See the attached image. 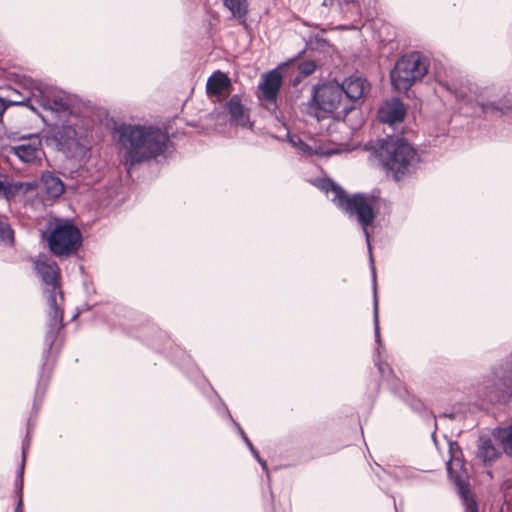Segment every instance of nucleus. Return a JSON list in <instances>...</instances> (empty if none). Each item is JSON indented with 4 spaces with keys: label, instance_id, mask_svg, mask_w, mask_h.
Segmentation results:
<instances>
[{
    "label": "nucleus",
    "instance_id": "obj_1",
    "mask_svg": "<svg viewBox=\"0 0 512 512\" xmlns=\"http://www.w3.org/2000/svg\"><path fill=\"white\" fill-rule=\"evenodd\" d=\"M22 91L7 105H23L37 113L47 124L54 127L56 137L64 144L78 142L83 137L80 118L76 114V98L48 89L42 83L25 79Z\"/></svg>",
    "mask_w": 512,
    "mask_h": 512
},
{
    "label": "nucleus",
    "instance_id": "obj_2",
    "mask_svg": "<svg viewBox=\"0 0 512 512\" xmlns=\"http://www.w3.org/2000/svg\"><path fill=\"white\" fill-rule=\"evenodd\" d=\"M315 185L324 191L327 197L344 213H346L349 217H355L357 223L361 226L363 230V234L366 239V243L368 246V251L370 255V263L372 269V280H373V290H374V334H375V342L377 344L376 351L378 354V358L375 360V365L378 368V371L382 378L387 381L391 380V385L393 387H397L400 385L398 379H396L388 364L383 363L381 361V353L384 350L383 344L380 338V327H379V316H378V302L376 297V272L373 265V258L371 252V244H370V233L368 231V227L371 226L375 220V205L376 198L371 194L366 193H355L353 195H348L339 185L334 183L332 180L328 178L318 179L315 182Z\"/></svg>",
    "mask_w": 512,
    "mask_h": 512
},
{
    "label": "nucleus",
    "instance_id": "obj_3",
    "mask_svg": "<svg viewBox=\"0 0 512 512\" xmlns=\"http://www.w3.org/2000/svg\"><path fill=\"white\" fill-rule=\"evenodd\" d=\"M367 148L377 156L383 168L396 181L414 174L419 169L420 154L402 137L387 135Z\"/></svg>",
    "mask_w": 512,
    "mask_h": 512
},
{
    "label": "nucleus",
    "instance_id": "obj_4",
    "mask_svg": "<svg viewBox=\"0 0 512 512\" xmlns=\"http://www.w3.org/2000/svg\"><path fill=\"white\" fill-rule=\"evenodd\" d=\"M171 146L169 133L159 126L130 124V166L166 158Z\"/></svg>",
    "mask_w": 512,
    "mask_h": 512
},
{
    "label": "nucleus",
    "instance_id": "obj_5",
    "mask_svg": "<svg viewBox=\"0 0 512 512\" xmlns=\"http://www.w3.org/2000/svg\"><path fill=\"white\" fill-rule=\"evenodd\" d=\"M35 269L46 286L44 294L49 312L45 342L50 349L63 326V311L61 309L63 295L59 284V267L56 262L48 260L45 256H39L35 261Z\"/></svg>",
    "mask_w": 512,
    "mask_h": 512
},
{
    "label": "nucleus",
    "instance_id": "obj_6",
    "mask_svg": "<svg viewBox=\"0 0 512 512\" xmlns=\"http://www.w3.org/2000/svg\"><path fill=\"white\" fill-rule=\"evenodd\" d=\"M478 392L489 402L500 401L512 395V351L483 377Z\"/></svg>",
    "mask_w": 512,
    "mask_h": 512
},
{
    "label": "nucleus",
    "instance_id": "obj_7",
    "mask_svg": "<svg viewBox=\"0 0 512 512\" xmlns=\"http://www.w3.org/2000/svg\"><path fill=\"white\" fill-rule=\"evenodd\" d=\"M429 69V60L418 52L402 56L390 72L391 83L398 92H406L420 81Z\"/></svg>",
    "mask_w": 512,
    "mask_h": 512
},
{
    "label": "nucleus",
    "instance_id": "obj_8",
    "mask_svg": "<svg viewBox=\"0 0 512 512\" xmlns=\"http://www.w3.org/2000/svg\"><path fill=\"white\" fill-rule=\"evenodd\" d=\"M311 106L325 114H334L335 118H345L353 105L346 103L343 87L338 82L315 85L311 90Z\"/></svg>",
    "mask_w": 512,
    "mask_h": 512
},
{
    "label": "nucleus",
    "instance_id": "obj_9",
    "mask_svg": "<svg viewBox=\"0 0 512 512\" xmlns=\"http://www.w3.org/2000/svg\"><path fill=\"white\" fill-rule=\"evenodd\" d=\"M49 251L56 257L75 255L82 245L80 230L68 220H59L45 236Z\"/></svg>",
    "mask_w": 512,
    "mask_h": 512
},
{
    "label": "nucleus",
    "instance_id": "obj_10",
    "mask_svg": "<svg viewBox=\"0 0 512 512\" xmlns=\"http://www.w3.org/2000/svg\"><path fill=\"white\" fill-rule=\"evenodd\" d=\"M42 142L38 135L23 137L20 143L11 147V153L24 163H33L39 160L42 154Z\"/></svg>",
    "mask_w": 512,
    "mask_h": 512
},
{
    "label": "nucleus",
    "instance_id": "obj_11",
    "mask_svg": "<svg viewBox=\"0 0 512 512\" xmlns=\"http://www.w3.org/2000/svg\"><path fill=\"white\" fill-rule=\"evenodd\" d=\"M340 87H343L345 102L353 105L354 109L369 91L370 84L360 76H350L340 84Z\"/></svg>",
    "mask_w": 512,
    "mask_h": 512
},
{
    "label": "nucleus",
    "instance_id": "obj_12",
    "mask_svg": "<svg viewBox=\"0 0 512 512\" xmlns=\"http://www.w3.org/2000/svg\"><path fill=\"white\" fill-rule=\"evenodd\" d=\"M406 115V108L403 102L393 98L384 102L378 110V119L389 127L402 123Z\"/></svg>",
    "mask_w": 512,
    "mask_h": 512
},
{
    "label": "nucleus",
    "instance_id": "obj_13",
    "mask_svg": "<svg viewBox=\"0 0 512 512\" xmlns=\"http://www.w3.org/2000/svg\"><path fill=\"white\" fill-rule=\"evenodd\" d=\"M282 85L281 74L277 70H272L262 77V81L259 83V90L262 93V99L266 101L270 106H273V110L276 109V99L279 90Z\"/></svg>",
    "mask_w": 512,
    "mask_h": 512
},
{
    "label": "nucleus",
    "instance_id": "obj_14",
    "mask_svg": "<svg viewBox=\"0 0 512 512\" xmlns=\"http://www.w3.org/2000/svg\"><path fill=\"white\" fill-rule=\"evenodd\" d=\"M225 109L230 116L231 125L252 128L248 109L243 105L240 95L235 94L225 103Z\"/></svg>",
    "mask_w": 512,
    "mask_h": 512
},
{
    "label": "nucleus",
    "instance_id": "obj_15",
    "mask_svg": "<svg viewBox=\"0 0 512 512\" xmlns=\"http://www.w3.org/2000/svg\"><path fill=\"white\" fill-rule=\"evenodd\" d=\"M230 78L221 71H215L206 82V93L209 97H216L218 101L222 98V93L231 87Z\"/></svg>",
    "mask_w": 512,
    "mask_h": 512
},
{
    "label": "nucleus",
    "instance_id": "obj_16",
    "mask_svg": "<svg viewBox=\"0 0 512 512\" xmlns=\"http://www.w3.org/2000/svg\"><path fill=\"white\" fill-rule=\"evenodd\" d=\"M42 183L46 194L52 198H57L64 192L63 182L52 174L43 175Z\"/></svg>",
    "mask_w": 512,
    "mask_h": 512
},
{
    "label": "nucleus",
    "instance_id": "obj_17",
    "mask_svg": "<svg viewBox=\"0 0 512 512\" xmlns=\"http://www.w3.org/2000/svg\"><path fill=\"white\" fill-rule=\"evenodd\" d=\"M480 107L483 113H495L506 114L512 111V104L507 98H501L497 101H483L480 103Z\"/></svg>",
    "mask_w": 512,
    "mask_h": 512
},
{
    "label": "nucleus",
    "instance_id": "obj_18",
    "mask_svg": "<svg viewBox=\"0 0 512 512\" xmlns=\"http://www.w3.org/2000/svg\"><path fill=\"white\" fill-rule=\"evenodd\" d=\"M498 455L496 448L494 447L490 438L481 437L479 439L477 456L483 462H490L494 460Z\"/></svg>",
    "mask_w": 512,
    "mask_h": 512
},
{
    "label": "nucleus",
    "instance_id": "obj_19",
    "mask_svg": "<svg viewBox=\"0 0 512 512\" xmlns=\"http://www.w3.org/2000/svg\"><path fill=\"white\" fill-rule=\"evenodd\" d=\"M25 454H26V448L23 446L22 450V461L20 464L19 471L17 473V478L15 481V488L17 491L18 496V502L16 504V507L14 509V512H23L22 509V494H23V471H24V465H25Z\"/></svg>",
    "mask_w": 512,
    "mask_h": 512
},
{
    "label": "nucleus",
    "instance_id": "obj_20",
    "mask_svg": "<svg viewBox=\"0 0 512 512\" xmlns=\"http://www.w3.org/2000/svg\"><path fill=\"white\" fill-rule=\"evenodd\" d=\"M234 18L243 19L247 14V0H222Z\"/></svg>",
    "mask_w": 512,
    "mask_h": 512
},
{
    "label": "nucleus",
    "instance_id": "obj_21",
    "mask_svg": "<svg viewBox=\"0 0 512 512\" xmlns=\"http://www.w3.org/2000/svg\"><path fill=\"white\" fill-rule=\"evenodd\" d=\"M496 437L505 452L512 450V424L498 429Z\"/></svg>",
    "mask_w": 512,
    "mask_h": 512
},
{
    "label": "nucleus",
    "instance_id": "obj_22",
    "mask_svg": "<svg viewBox=\"0 0 512 512\" xmlns=\"http://www.w3.org/2000/svg\"><path fill=\"white\" fill-rule=\"evenodd\" d=\"M459 494L465 506V512H478L477 503L465 485L459 484Z\"/></svg>",
    "mask_w": 512,
    "mask_h": 512
},
{
    "label": "nucleus",
    "instance_id": "obj_23",
    "mask_svg": "<svg viewBox=\"0 0 512 512\" xmlns=\"http://www.w3.org/2000/svg\"><path fill=\"white\" fill-rule=\"evenodd\" d=\"M0 241L6 244H13L14 233L10 225L4 220L0 219Z\"/></svg>",
    "mask_w": 512,
    "mask_h": 512
},
{
    "label": "nucleus",
    "instance_id": "obj_24",
    "mask_svg": "<svg viewBox=\"0 0 512 512\" xmlns=\"http://www.w3.org/2000/svg\"><path fill=\"white\" fill-rule=\"evenodd\" d=\"M20 185H12L0 180V198L10 200L18 192Z\"/></svg>",
    "mask_w": 512,
    "mask_h": 512
},
{
    "label": "nucleus",
    "instance_id": "obj_25",
    "mask_svg": "<svg viewBox=\"0 0 512 512\" xmlns=\"http://www.w3.org/2000/svg\"><path fill=\"white\" fill-rule=\"evenodd\" d=\"M315 69L316 63L313 60H305L298 65V70L303 76L311 75Z\"/></svg>",
    "mask_w": 512,
    "mask_h": 512
},
{
    "label": "nucleus",
    "instance_id": "obj_26",
    "mask_svg": "<svg viewBox=\"0 0 512 512\" xmlns=\"http://www.w3.org/2000/svg\"><path fill=\"white\" fill-rule=\"evenodd\" d=\"M291 143L293 144V146L297 147L300 151L304 152V153H307V154H311L312 153V148L306 144L304 141H302L300 138H297L296 140H291Z\"/></svg>",
    "mask_w": 512,
    "mask_h": 512
},
{
    "label": "nucleus",
    "instance_id": "obj_27",
    "mask_svg": "<svg viewBox=\"0 0 512 512\" xmlns=\"http://www.w3.org/2000/svg\"><path fill=\"white\" fill-rule=\"evenodd\" d=\"M226 410V414L227 416L229 417V419L233 422V424L236 426L237 428V431L239 433V435L242 437V439L244 440V437H247V435L245 434V432L243 431V429L241 428V426L239 425V423H237L231 416L229 410L227 408H225Z\"/></svg>",
    "mask_w": 512,
    "mask_h": 512
},
{
    "label": "nucleus",
    "instance_id": "obj_28",
    "mask_svg": "<svg viewBox=\"0 0 512 512\" xmlns=\"http://www.w3.org/2000/svg\"><path fill=\"white\" fill-rule=\"evenodd\" d=\"M226 410V414L227 416L229 417V419L233 422V424L236 426L237 428V431L239 433V435L242 437V439L244 440V437H247V435L245 434V432L243 431V429L241 428V426L239 425V423H237L231 416L229 410L227 408H225Z\"/></svg>",
    "mask_w": 512,
    "mask_h": 512
},
{
    "label": "nucleus",
    "instance_id": "obj_29",
    "mask_svg": "<svg viewBox=\"0 0 512 512\" xmlns=\"http://www.w3.org/2000/svg\"><path fill=\"white\" fill-rule=\"evenodd\" d=\"M118 134H119V141L122 143L123 147L126 148V141L128 140V138L126 136V127L122 126L118 130Z\"/></svg>",
    "mask_w": 512,
    "mask_h": 512
},
{
    "label": "nucleus",
    "instance_id": "obj_30",
    "mask_svg": "<svg viewBox=\"0 0 512 512\" xmlns=\"http://www.w3.org/2000/svg\"><path fill=\"white\" fill-rule=\"evenodd\" d=\"M8 105L6 104V102L0 98V121L2 120V116L5 112V110L7 109Z\"/></svg>",
    "mask_w": 512,
    "mask_h": 512
},
{
    "label": "nucleus",
    "instance_id": "obj_31",
    "mask_svg": "<svg viewBox=\"0 0 512 512\" xmlns=\"http://www.w3.org/2000/svg\"><path fill=\"white\" fill-rule=\"evenodd\" d=\"M250 451H251V453L253 454V456L255 457V459H256L257 461H260V459H262V458L259 456V453H258V451H257L255 448L250 449Z\"/></svg>",
    "mask_w": 512,
    "mask_h": 512
},
{
    "label": "nucleus",
    "instance_id": "obj_32",
    "mask_svg": "<svg viewBox=\"0 0 512 512\" xmlns=\"http://www.w3.org/2000/svg\"><path fill=\"white\" fill-rule=\"evenodd\" d=\"M250 451H251V453L253 454V456L255 457V459H256L257 461H260V459H262V458L259 456V453H258V451H257L255 448L250 449Z\"/></svg>",
    "mask_w": 512,
    "mask_h": 512
},
{
    "label": "nucleus",
    "instance_id": "obj_33",
    "mask_svg": "<svg viewBox=\"0 0 512 512\" xmlns=\"http://www.w3.org/2000/svg\"><path fill=\"white\" fill-rule=\"evenodd\" d=\"M250 451H251V453L253 454V456L255 457V459H256L257 461H260V459H262V458L259 456V453H258V451H257L255 448L250 449Z\"/></svg>",
    "mask_w": 512,
    "mask_h": 512
},
{
    "label": "nucleus",
    "instance_id": "obj_34",
    "mask_svg": "<svg viewBox=\"0 0 512 512\" xmlns=\"http://www.w3.org/2000/svg\"><path fill=\"white\" fill-rule=\"evenodd\" d=\"M447 89H448V90H450L452 93H454V94H455V96H456L457 98H461V97H463V94H462L461 92H458V91H456V90H453V89H452L451 87H449V86H447Z\"/></svg>",
    "mask_w": 512,
    "mask_h": 512
},
{
    "label": "nucleus",
    "instance_id": "obj_35",
    "mask_svg": "<svg viewBox=\"0 0 512 512\" xmlns=\"http://www.w3.org/2000/svg\"><path fill=\"white\" fill-rule=\"evenodd\" d=\"M245 444L247 445V447L250 449L254 448L253 444L251 443V441L249 440L248 437H244V440Z\"/></svg>",
    "mask_w": 512,
    "mask_h": 512
},
{
    "label": "nucleus",
    "instance_id": "obj_36",
    "mask_svg": "<svg viewBox=\"0 0 512 512\" xmlns=\"http://www.w3.org/2000/svg\"><path fill=\"white\" fill-rule=\"evenodd\" d=\"M122 158H123L124 165H126V163L128 161V150L124 151Z\"/></svg>",
    "mask_w": 512,
    "mask_h": 512
},
{
    "label": "nucleus",
    "instance_id": "obj_37",
    "mask_svg": "<svg viewBox=\"0 0 512 512\" xmlns=\"http://www.w3.org/2000/svg\"><path fill=\"white\" fill-rule=\"evenodd\" d=\"M258 462L262 466L263 470L267 471V464H266V462L263 459H260V461H258Z\"/></svg>",
    "mask_w": 512,
    "mask_h": 512
},
{
    "label": "nucleus",
    "instance_id": "obj_38",
    "mask_svg": "<svg viewBox=\"0 0 512 512\" xmlns=\"http://www.w3.org/2000/svg\"><path fill=\"white\" fill-rule=\"evenodd\" d=\"M258 462L262 466L263 470L267 471V464H266V462L263 459H260V461H258Z\"/></svg>",
    "mask_w": 512,
    "mask_h": 512
},
{
    "label": "nucleus",
    "instance_id": "obj_39",
    "mask_svg": "<svg viewBox=\"0 0 512 512\" xmlns=\"http://www.w3.org/2000/svg\"><path fill=\"white\" fill-rule=\"evenodd\" d=\"M298 82H299V79H298V77H297V78H295V80H294L293 84H294V85H296Z\"/></svg>",
    "mask_w": 512,
    "mask_h": 512
}]
</instances>
